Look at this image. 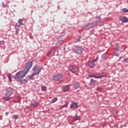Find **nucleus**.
<instances>
[{
	"mask_svg": "<svg viewBox=\"0 0 128 128\" xmlns=\"http://www.w3.org/2000/svg\"><path fill=\"white\" fill-rule=\"evenodd\" d=\"M26 72H24V74H23L22 72L20 71L19 72H17L16 74V76H12L13 78H14V80H19L20 82H22V78L26 76Z\"/></svg>",
	"mask_w": 128,
	"mask_h": 128,
	"instance_id": "1",
	"label": "nucleus"
},
{
	"mask_svg": "<svg viewBox=\"0 0 128 128\" xmlns=\"http://www.w3.org/2000/svg\"><path fill=\"white\" fill-rule=\"evenodd\" d=\"M12 94H14V92L12 91V89L8 90L6 93V96L4 97L3 100H6V101L10 100V98H12L10 96H12Z\"/></svg>",
	"mask_w": 128,
	"mask_h": 128,
	"instance_id": "2",
	"label": "nucleus"
},
{
	"mask_svg": "<svg viewBox=\"0 0 128 128\" xmlns=\"http://www.w3.org/2000/svg\"><path fill=\"white\" fill-rule=\"evenodd\" d=\"M32 64H33V63H32V61H29L26 63V68H25L26 70L24 71V72H26V74H27L28 72L30 71V70L32 68Z\"/></svg>",
	"mask_w": 128,
	"mask_h": 128,
	"instance_id": "3",
	"label": "nucleus"
},
{
	"mask_svg": "<svg viewBox=\"0 0 128 128\" xmlns=\"http://www.w3.org/2000/svg\"><path fill=\"white\" fill-rule=\"evenodd\" d=\"M33 73L36 76V74H39L42 70V68L38 66H35L33 69Z\"/></svg>",
	"mask_w": 128,
	"mask_h": 128,
	"instance_id": "4",
	"label": "nucleus"
},
{
	"mask_svg": "<svg viewBox=\"0 0 128 128\" xmlns=\"http://www.w3.org/2000/svg\"><path fill=\"white\" fill-rule=\"evenodd\" d=\"M62 78H64V74H58L52 77V78L53 80L55 82H58V80H62Z\"/></svg>",
	"mask_w": 128,
	"mask_h": 128,
	"instance_id": "5",
	"label": "nucleus"
},
{
	"mask_svg": "<svg viewBox=\"0 0 128 128\" xmlns=\"http://www.w3.org/2000/svg\"><path fill=\"white\" fill-rule=\"evenodd\" d=\"M69 70H70V72H72V74L78 72V70H79L78 67H76V66H69Z\"/></svg>",
	"mask_w": 128,
	"mask_h": 128,
	"instance_id": "6",
	"label": "nucleus"
},
{
	"mask_svg": "<svg viewBox=\"0 0 128 128\" xmlns=\"http://www.w3.org/2000/svg\"><path fill=\"white\" fill-rule=\"evenodd\" d=\"M98 24V22H96L94 23H92L91 24H88L86 26V30H90V28H94V26H96Z\"/></svg>",
	"mask_w": 128,
	"mask_h": 128,
	"instance_id": "7",
	"label": "nucleus"
},
{
	"mask_svg": "<svg viewBox=\"0 0 128 128\" xmlns=\"http://www.w3.org/2000/svg\"><path fill=\"white\" fill-rule=\"evenodd\" d=\"M119 20L123 22H128V19L124 16H121L119 18Z\"/></svg>",
	"mask_w": 128,
	"mask_h": 128,
	"instance_id": "8",
	"label": "nucleus"
},
{
	"mask_svg": "<svg viewBox=\"0 0 128 128\" xmlns=\"http://www.w3.org/2000/svg\"><path fill=\"white\" fill-rule=\"evenodd\" d=\"M83 50H84V48H82L78 47L77 49L75 50V52H76V54H82Z\"/></svg>",
	"mask_w": 128,
	"mask_h": 128,
	"instance_id": "9",
	"label": "nucleus"
},
{
	"mask_svg": "<svg viewBox=\"0 0 128 128\" xmlns=\"http://www.w3.org/2000/svg\"><path fill=\"white\" fill-rule=\"evenodd\" d=\"M98 60V57H96V59L94 60H92V62H90L89 64V66H90V68H92V66H94V62H97Z\"/></svg>",
	"mask_w": 128,
	"mask_h": 128,
	"instance_id": "10",
	"label": "nucleus"
},
{
	"mask_svg": "<svg viewBox=\"0 0 128 128\" xmlns=\"http://www.w3.org/2000/svg\"><path fill=\"white\" fill-rule=\"evenodd\" d=\"M78 108V103L73 102L70 104V108Z\"/></svg>",
	"mask_w": 128,
	"mask_h": 128,
	"instance_id": "11",
	"label": "nucleus"
},
{
	"mask_svg": "<svg viewBox=\"0 0 128 128\" xmlns=\"http://www.w3.org/2000/svg\"><path fill=\"white\" fill-rule=\"evenodd\" d=\"M96 76L97 78H98L100 76H102L101 78H104L106 76V74H104V73H99Z\"/></svg>",
	"mask_w": 128,
	"mask_h": 128,
	"instance_id": "12",
	"label": "nucleus"
},
{
	"mask_svg": "<svg viewBox=\"0 0 128 128\" xmlns=\"http://www.w3.org/2000/svg\"><path fill=\"white\" fill-rule=\"evenodd\" d=\"M70 90V86L68 85L66 86L63 89L64 92H68Z\"/></svg>",
	"mask_w": 128,
	"mask_h": 128,
	"instance_id": "13",
	"label": "nucleus"
},
{
	"mask_svg": "<svg viewBox=\"0 0 128 128\" xmlns=\"http://www.w3.org/2000/svg\"><path fill=\"white\" fill-rule=\"evenodd\" d=\"M74 88L76 90V88H80V84H78V82H76L75 84H74Z\"/></svg>",
	"mask_w": 128,
	"mask_h": 128,
	"instance_id": "14",
	"label": "nucleus"
},
{
	"mask_svg": "<svg viewBox=\"0 0 128 128\" xmlns=\"http://www.w3.org/2000/svg\"><path fill=\"white\" fill-rule=\"evenodd\" d=\"M90 86H94V84H96L95 80L94 79L91 80L90 82Z\"/></svg>",
	"mask_w": 128,
	"mask_h": 128,
	"instance_id": "15",
	"label": "nucleus"
},
{
	"mask_svg": "<svg viewBox=\"0 0 128 128\" xmlns=\"http://www.w3.org/2000/svg\"><path fill=\"white\" fill-rule=\"evenodd\" d=\"M102 76L96 77V76L94 75H89V78H102Z\"/></svg>",
	"mask_w": 128,
	"mask_h": 128,
	"instance_id": "16",
	"label": "nucleus"
},
{
	"mask_svg": "<svg viewBox=\"0 0 128 128\" xmlns=\"http://www.w3.org/2000/svg\"><path fill=\"white\" fill-rule=\"evenodd\" d=\"M32 106H34V108H36V106H38V102H34L32 103Z\"/></svg>",
	"mask_w": 128,
	"mask_h": 128,
	"instance_id": "17",
	"label": "nucleus"
},
{
	"mask_svg": "<svg viewBox=\"0 0 128 128\" xmlns=\"http://www.w3.org/2000/svg\"><path fill=\"white\" fill-rule=\"evenodd\" d=\"M116 48H115V50H116V52H118V50H120V44H116Z\"/></svg>",
	"mask_w": 128,
	"mask_h": 128,
	"instance_id": "18",
	"label": "nucleus"
},
{
	"mask_svg": "<svg viewBox=\"0 0 128 128\" xmlns=\"http://www.w3.org/2000/svg\"><path fill=\"white\" fill-rule=\"evenodd\" d=\"M41 88H42V90H43L44 92L46 90V86H41Z\"/></svg>",
	"mask_w": 128,
	"mask_h": 128,
	"instance_id": "19",
	"label": "nucleus"
},
{
	"mask_svg": "<svg viewBox=\"0 0 128 128\" xmlns=\"http://www.w3.org/2000/svg\"><path fill=\"white\" fill-rule=\"evenodd\" d=\"M18 24H20V26H22L24 24H22V20L20 19L18 20Z\"/></svg>",
	"mask_w": 128,
	"mask_h": 128,
	"instance_id": "20",
	"label": "nucleus"
},
{
	"mask_svg": "<svg viewBox=\"0 0 128 128\" xmlns=\"http://www.w3.org/2000/svg\"><path fill=\"white\" fill-rule=\"evenodd\" d=\"M34 76H36V74H34V73L30 75L29 76V78H34Z\"/></svg>",
	"mask_w": 128,
	"mask_h": 128,
	"instance_id": "21",
	"label": "nucleus"
},
{
	"mask_svg": "<svg viewBox=\"0 0 128 128\" xmlns=\"http://www.w3.org/2000/svg\"><path fill=\"white\" fill-rule=\"evenodd\" d=\"M56 100H58V98H55L52 100V102H56Z\"/></svg>",
	"mask_w": 128,
	"mask_h": 128,
	"instance_id": "22",
	"label": "nucleus"
},
{
	"mask_svg": "<svg viewBox=\"0 0 128 128\" xmlns=\"http://www.w3.org/2000/svg\"><path fill=\"white\" fill-rule=\"evenodd\" d=\"M122 12H128V9L124 8L122 9Z\"/></svg>",
	"mask_w": 128,
	"mask_h": 128,
	"instance_id": "23",
	"label": "nucleus"
},
{
	"mask_svg": "<svg viewBox=\"0 0 128 128\" xmlns=\"http://www.w3.org/2000/svg\"><path fill=\"white\" fill-rule=\"evenodd\" d=\"M14 118L15 120H18V115L14 116Z\"/></svg>",
	"mask_w": 128,
	"mask_h": 128,
	"instance_id": "24",
	"label": "nucleus"
},
{
	"mask_svg": "<svg viewBox=\"0 0 128 128\" xmlns=\"http://www.w3.org/2000/svg\"><path fill=\"white\" fill-rule=\"evenodd\" d=\"M80 120V117L76 116L74 118V120Z\"/></svg>",
	"mask_w": 128,
	"mask_h": 128,
	"instance_id": "25",
	"label": "nucleus"
},
{
	"mask_svg": "<svg viewBox=\"0 0 128 128\" xmlns=\"http://www.w3.org/2000/svg\"><path fill=\"white\" fill-rule=\"evenodd\" d=\"M12 78H14V77H12V76L10 75L8 76V78L10 82H12Z\"/></svg>",
	"mask_w": 128,
	"mask_h": 128,
	"instance_id": "26",
	"label": "nucleus"
},
{
	"mask_svg": "<svg viewBox=\"0 0 128 128\" xmlns=\"http://www.w3.org/2000/svg\"><path fill=\"white\" fill-rule=\"evenodd\" d=\"M20 30H18V29H16V34H18V32H19Z\"/></svg>",
	"mask_w": 128,
	"mask_h": 128,
	"instance_id": "27",
	"label": "nucleus"
},
{
	"mask_svg": "<svg viewBox=\"0 0 128 128\" xmlns=\"http://www.w3.org/2000/svg\"><path fill=\"white\" fill-rule=\"evenodd\" d=\"M124 62H128V58H124Z\"/></svg>",
	"mask_w": 128,
	"mask_h": 128,
	"instance_id": "28",
	"label": "nucleus"
},
{
	"mask_svg": "<svg viewBox=\"0 0 128 128\" xmlns=\"http://www.w3.org/2000/svg\"><path fill=\"white\" fill-rule=\"evenodd\" d=\"M82 37H79L78 39H77V42H80V39Z\"/></svg>",
	"mask_w": 128,
	"mask_h": 128,
	"instance_id": "29",
	"label": "nucleus"
},
{
	"mask_svg": "<svg viewBox=\"0 0 128 128\" xmlns=\"http://www.w3.org/2000/svg\"><path fill=\"white\" fill-rule=\"evenodd\" d=\"M2 42L4 44V41H0V44H2Z\"/></svg>",
	"mask_w": 128,
	"mask_h": 128,
	"instance_id": "30",
	"label": "nucleus"
},
{
	"mask_svg": "<svg viewBox=\"0 0 128 128\" xmlns=\"http://www.w3.org/2000/svg\"><path fill=\"white\" fill-rule=\"evenodd\" d=\"M67 106V105H66V106H64H64Z\"/></svg>",
	"mask_w": 128,
	"mask_h": 128,
	"instance_id": "31",
	"label": "nucleus"
},
{
	"mask_svg": "<svg viewBox=\"0 0 128 128\" xmlns=\"http://www.w3.org/2000/svg\"><path fill=\"white\" fill-rule=\"evenodd\" d=\"M104 24V22H102V24Z\"/></svg>",
	"mask_w": 128,
	"mask_h": 128,
	"instance_id": "32",
	"label": "nucleus"
},
{
	"mask_svg": "<svg viewBox=\"0 0 128 128\" xmlns=\"http://www.w3.org/2000/svg\"><path fill=\"white\" fill-rule=\"evenodd\" d=\"M60 42H62V40H60Z\"/></svg>",
	"mask_w": 128,
	"mask_h": 128,
	"instance_id": "33",
	"label": "nucleus"
},
{
	"mask_svg": "<svg viewBox=\"0 0 128 128\" xmlns=\"http://www.w3.org/2000/svg\"><path fill=\"white\" fill-rule=\"evenodd\" d=\"M103 56H104V54H103Z\"/></svg>",
	"mask_w": 128,
	"mask_h": 128,
	"instance_id": "34",
	"label": "nucleus"
}]
</instances>
